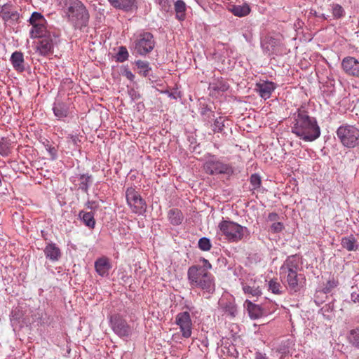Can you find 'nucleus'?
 I'll return each mask as SVG.
<instances>
[{"mask_svg":"<svg viewBox=\"0 0 359 359\" xmlns=\"http://www.w3.org/2000/svg\"><path fill=\"white\" fill-rule=\"evenodd\" d=\"M337 135L341 144L347 148H354L359 144V129L354 126H341L337 130Z\"/></svg>","mask_w":359,"mask_h":359,"instance_id":"nucleus-7","label":"nucleus"},{"mask_svg":"<svg viewBox=\"0 0 359 359\" xmlns=\"http://www.w3.org/2000/svg\"><path fill=\"white\" fill-rule=\"evenodd\" d=\"M330 10L334 19H341L345 16V10L339 4L332 3L330 5Z\"/></svg>","mask_w":359,"mask_h":359,"instance_id":"nucleus-31","label":"nucleus"},{"mask_svg":"<svg viewBox=\"0 0 359 359\" xmlns=\"http://www.w3.org/2000/svg\"><path fill=\"white\" fill-rule=\"evenodd\" d=\"M29 22L32 26L29 31V36L32 39H41L51 34L47 30L45 18L40 13L34 12Z\"/></svg>","mask_w":359,"mask_h":359,"instance_id":"nucleus-10","label":"nucleus"},{"mask_svg":"<svg viewBox=\"0 0 359 359\" xmlns=\"http://www.w3.org/2000/svg\"><path fill=\"white\" fill-rule=\"evenodd\" d=\"M68 137L71 140V142L74 144H75V145L77 144V142L79 141V137L77 136L70 135Z\"/></svg>","mask_w":359,"mask_h":359,"instance_id":"nucleus-52","label":"nucleus"},{"mask_svg":"<svg viewBox=\"0 0 359 359\" xmlns=\"http://www.w3.org/2000/svg\"><path fill=\"white\" fill-rule=\"evenodd\" d=\"M341 245L343 248L348 251H356L359 248V243L353 235L343 237L341 241Z\"/></svg>","mask_w":359,"mask_h":359,"instance_id":"nucleus-23","label":"nucleus"},{"mask_svg":"<svg viewBox=\"0 0 359 359\" xmlns=\"http://www.w3.org/2000/svg\"><path fill=\"white\" fill-rule=\"evenodd\" d=\"M276 88V85L271 81H262L256 84L255 90L260 97L264 100L269 99Z\"/></svg>","mask_w":359,"mask_h":359,"instance_id":"nucleus-17","label":"nucleus"},{"mask_svg":"<svg viewBox=\"0 0 359 359\" xmlns=\"http://www.w3.org/2000/svg\"><path fill=\"white\" fill-rule=\"evenodd\" d=\"M301 270L299 259L296 255L288 257L280 268V279L290 293L300 291L305 285L306 278Z\"/></svg>","mask_w":359,"mask_h":359,"instance_id":"nucleus-1","label":"nucleus"},{"mask_svg":"<svg viewBox=\"0 0 359 359\" xmlns=\"http://www.w3.org/2000/svg\"><path fill=\"white\" fill-rule=\"evenodd\" d=\"M229 84L223 79H219L215 82L210 84L209 88L210 90L217 93H224L229 89Z\"/></svg>","mask_w":359,"mask_h":359,"instance_id":"nucleus-30","label":"nucleus"},{"mask_svg":"<svg viewBox=\"0 0 359 359\" xmlns=\"http://www.w3.org/2000/svg\"><path fill=\"white\" fill-rule=\"evenodd\" d=\"M351 300L355 304H359V292H352L351 294Z\"/></svg>","mask_w":359,"mask_h":359,"instance_id":"nucleus-48","label":"nucleus"},{"mask_svg":"<svg viewBox=\"0 0 359 359\" xmlns=\"http://www.w3.org/2000/svg\"><path fill=\"white\" fill-rule=\"evenodd\" d=\"M198 246L203 251H209L212 248L210 240L206 237L199 239Z\"/></svg>","mask_w":359,"mask_h":359,"instance_id":"nucleus-40","label":"nucleus"},{"mask_svg":"<svg viewBox=\"0 0 359 359\" xmlns=\"http://www.w3.org/2000/svg\"><path fill=\"white\" fill-rule=\"evenodd\" d=\"M319 18H321L323 20H327V16L325 15V14L320 15Z\"/></svg>","mask_w":359,"mask_h":359,"instance_id":"nucleus-53","label":"nucleus"},{"mask_svg":"<svg viewBox=\"0 0 359 359\" xmlns=\"http://www.w3.org/2000/svg\"><path fill=\"white\" fill-rule=\"evenodd\" d=\"M268 290L274 294L280 295L286 290L285 286L280 284L277 279H271L268 282Z\"/></svg>","mask_w":359,"mask_h":359,"instance_id":"nucleus-28","label":"nucleus"},{"mask_svg":"<svg viewBox=\"0 0 359 359\" xmlns=\"http://www.w3.org/2000/svg\"><path fill=\"white\" fill-rule=\"evenodd\" d=\"M219 233L224 239L231 243H238L250 236V231L246 226L229 219H222L218 224Z\"/></svg>","mask_w":359,"mask_h":359,"instance_id":"nucleus-5","label":"nucleus"},{"mask_svg":"<svg viewBox=\"0 0 359 359\" xmlns=\"http://www.w3.org/2000/svg\"><path fill=\"white\" fill-rule=\"evenodd\" d=\"M111 267L109 259L106 257H100L95 262V271L100 276H107Z\"/></svg>","mask_w":359,"mask_h":359,"instance_id":"nucleus-19","label":"nucleus"},{"mask_svg":"<svg viewBox=\"0 0 359 359\" xmlns=\"http://www.w3.org/2000/svg\"><path fill=\"white\" fill-rule=\"evenodd\" d=\"M108 1L115 8L128 11L134 5L135 0H108Z\"/></svg>","mask_w":359,"mask_h":359,"instance_id":"nucleus-27","label":"nucleus"},{"mask_svg":"<svg viewBox=\"0 0 359 359\" xmlns=\"http://www.w3.org/2000/svg\"><path fill=\"white\" fill-rule=\"evenodd\" d=\"M341 68L347 75L359 78V61L354 57H345L341 61Z\"/></svg>","mask_w":359,"mask_h":359,"instance_id":"nucleus-14","label":"nucleus"},{"mask_svg":"<svg viewBox=\"0 0 359 359\" xmlns=\"http://www.w3.org/2000/svg\"><path fill=\"white\" fill-rule=\"evenodd\" d=\"M187 277L190 286L192 288L200 289L205 299L210 298L215 293V278L210 272L200 271V269L196 268L189 269Z\"/></svg>","mask_w":359,"mask_h":359,"instance_id":"nucleus-4","label":"nucleus"},{"mask_svg":"<svg viewBox=\"0 0 359 359\" xmlns=\"http://www.w3.org/2000/svg\"><path fill=\"white\" fill-rule=\"evenodd\" d=\"M200 262L202 263V265H193L189 269L196 268L200 269V271H201L203 272H208V270L212 268L211 264L205 258H201Z\"/></svg>","mask_w":359,"mask_h":359,"instance_id":"nucleus-39","label":"nucleus"},{"mask_svg":"<svg viewBox=\"0 0 359 359\" xmlns=\"http://www.w3.org/2000/svg\"><path fill=\"white\" fill-rule=\"evenodd\" d=\"M126 198L127 204L133 213L143 215L146 212L147 203L135 188L128 187L126 189Z\"/></svg>","mask_w":359,"mask_h":359,"instance_id":"nucleus-9","label":"nucleus"},{"mask_svg":"<svg viewBox=\"0 0 359 359\" xmlns=\"http://www.w3.org/2000/svg\"><path fill=\"white\" fill-rule=\"evenodd\" d=\"M10 60L15 70L19 72H22L25 70L24 56L21 52H14L12 54Z\"/></svg>","mask_w":359,"mask_h":359,"instance_id":"nucleus-22","label":"nucleus"},{"mask_svg":"<svg viewBox=\"0 0 359 359\" xmlns=\"http://www.w3.org/2000/svg\"><path fill=\"white\" fill-rule=\"evenodd\" d=\"M110 325L112 330L120 337H128L133 332L132 327L119 314H114L110 317Z\"/></svg>","mask_w":359,"mask_h":359,"instance_id":"nucleus-11","label":"nucleus"},{"mask_svg":"<svg viewBox=\"0 0 359 359\" xmlns=\"http://www.w3.org/2000/svg\"><path fill=\"white\" fill-rule=\"evenodd\" d=\"M67 21L75 29H81L88 25L90 18L88 11L80 0H57Z\"/></svg>","mask_w":359,"mask_h":359,"instance_id":"nucleus-2","label":"nucleus"},{"mask_svg":"<svg viewBox=\"0 0 359 359\" xmlns=\"http://www.w3.org/2000/svg\"><path fill=\"white\" fill-rule=\"evenodd\" d=\"M280 45V39L273 37H268L262 43V48L269 55L276 54L279 51Z\"/></svg>","mask_w":359,"mask_h":359,"instance_id":"nucleus-18","label":"nucleus"},{"mask_svg":"<svg viewBox=\"0 0 359 359\" xmlns=\"http://www.w3.org/2000/svg\"><path fill=\"white\" fill-rule=\"evenodd\" d=\"M122 75L126 76L130 81H133L135 78L134 74L128 68H124V69L122 71Z\"/></svg>","mask_w":359,"mask_h":359,"instance_id":"nucleus-46","label":"nucleus"},{"mask_svg":"<svg viewBox=\"0 0 359 359\" xmlns=\"http://www.w3.org/2000/svg\"><path fill=\"white\" fill-rule=\"evenodd\" d=\"M175 323L179 327L182 336L189 338L192 334L193 323L188 311L179 313L175 317Z\"/></svg>","mask_w":359,"mask_h":359,"instance_id":"nucleus-12","label":"nucleus"},{"mask_svg":"<svg viewBox=\"0 0 359 359\" xmlns=\"http://www.w3.org/2000/svg\"><path fill=\"white\" fill-rule=\"evenodd\" d=\"M128 52L125 46H121L116 54V60L119 62H123L128 58Z\"/></svg>","mask_w":359,"mask_h":359,"instance_id":"nucleus-41","label":"nucleus"},{"mask_svg":"<svg viewBox=\"0 0 359 359\" xmlns=\"http://www.w3.org/2000/svg\"><path fill=\"white\" fill-rule=\"evenodd\" d=\"M260 283L261 281L258 280H250L248 283H243V292L250 297H258L262 294Z\"/></svg>","mask_w":359,"mask_h":359,"instance_id":"nucleus-16","label":"nucleus"},{"mask_svg":"<svg viewBox=\"0 0 359 359\" xmlns=\"http://www.w3.org/2000/svg\"><path fill=\"white\" fill-rule=\"evenodd\" d=\"M250 182L252 190H258L262 184L261 177L257 173L252 174L250 177Z\"/></svg>","mask_w":359,"mask_h":359,"instance_id":"nucleus-37","label":"nucleus"},{"mask_svg":"<svg viewBox=\"0 0 359 359\" xmlns=\"http://www.w3.org/2000/svg\"><path fill=\"white\" fill-rule=\"evenodd\" d=\"M36 51L41 56H48L53 53V43L51 34L39 39L36 46Z\"/></svg>","mask_w":359,"mask_h":359,"instance_id":"nucleus-15","label":"nucleus"},{"mask_svg":"<svg viewBox=\"0 0 359 359\" xmlns=\"http://www.w3.org/2000/svg\"><path fill=\"white\" fill-rule=\"evenodd\" d=\"M218 304L219 308L231 317L233 318L237 314V307L233 296L229 294H223L219 299Z\"/></svg>","mask_w":359,"mask_h":359,"instance_id":"nucleus-13","label":"nucleus"},{"mask_svg":"<svg viewBox=\"0 0 359 359\" xmlns=\"http://www.w3.org/2000/svg\"><path fill=\"white\" fill-rule=\"evenodd\" d=\"M16 14V12L11 10V6L9 4H4L0 11V18L4 21H8L14 18Z\"/></svg>","mask_w":359,"mask_h":359,"instance_id":"nucleus-32","label":"nucleus"},{"mask_svg":"<svg viewBox=\"0 0 359 359\" xmlns=\"http://www.w3.org/2000/svg\"><path fill=\"white\" fill-rule=\"evenodd\" d=\"M53 111L54 115L60 120L67 117L69 112L67 104L60 102L54 103Z\"/></svg>","mask_w":359,"mask_h":359,"instance_id":"nucleus-21","label":"nucleus"},{"mask_svg":"<svg viewBox=\"0 0 359 359\" xmlns=\"http://www.w3.org/2000/svg\"><path fill=\"white\" fill-rule=\"evenodd\" d=\"M338 284V281L334 278L328 280L323 287V292L325 293H330L334 288L337 287Z\"/></svg>","mask_w":359,"mask_h":359,"instance_id":"nucleus-43","label":"nucleus"},{"mask_svg":"<svg viewBox=\"0 0 359 359\" xmlns=\"http://www.w3.org/2000/svg\"><path fill=\"white\" fill-rule=\"evenodd\" d=\"M292 133L305 142H313L320 135V129L316 118L305 111L294 114Z\"/></svg>","mask_w":359,"mask_h":359,"instance_id":"nucleus-3","label":"nucleus"},{"mask_svg":"<svg viewBox=\"0 0 359 359\" xmlns=\"http://www.w3.org/2000/svg\"><path fill=\"white\" fill-rule=\"evenodd\" d=\"M348 339L353 346L359 348V327L351 330Z\"/></svg>","mask_w":359,"mask_h":359,"instance_id":"nucleus-38","label":"nucleus"},{"mask_svg":"<svg viewBox=\"0 0 359 359\" xmlns=\"http://www.w3.org/2000/svg\"><path fill=\"white\" fill-rule=\"evenodd\" d=\"M244 305L247 306L249 315L252 318L256 319L261 316L259 308L250 301L247 299Z\"/></svg>","mask_w":359,"mask_h":359,"instance_id":"nucleus-33","label":"nucleus"},{"mask_svg":"<svg viewBox=\"0 0 359 359\" xmlns=\"http://www.w3.org/2000/svg\"><path fill=\"white\" fill-rule=\"evenodd\" d=\"M255 359H269L266 353L257 351L255 354Z\"/></svg>","mask_w":359,"mask_h":359,"instance_id":"nucleus-49","label":"nucleus"},{"mask_svg":"<svg viewBox=\"0 0 359 359\" xmlns=\"http://www.w3.org/2000/svg\"><path fill=\"white\" fill-rule=\"evenodd\" d=\"M43 252L46 259L53 262L58 261L62 255L60 249L53 243H48Z\"/></svg>","mask_w":359,"mask_h":359,"instance_id":"nucleus-20","label":"nucleus"},{"mask_svg":"<svg viewBox=\"0 0 359 359\" xmlns=\"http://www.w3.org/2000/svg\"><path fill=\"white\" fill-rule=\"evenodd\" d=\"M284 228L283 224L281 222H274L271 226V230L273 233H279Z\"/></svg>","mask_w":359,"mask_h":359,"instance_id":"nucleus-45","label":"nucleus"},{"mask_svg":"<svg viewBox=\"0 0 359 359\" xmlns=\"http://www.w3.org/2000/svg\"><path fill=\"white\" fill-rule=\"evenodd\" d=\"M160 9L164 12H169L171 9L170 0H155Z\"/></svg>","mask_w":359,"mask_h":359,"instance_id":"nucleus-42","label":"nucleus"},{"mask_svg":"<svg viewBox=\"0 0 359 359\" xmlns=\"http://www.w3.org/2000/svg\"><path fill=\"white\" fill-rule=\"evenodd\" d=\"M168 217L172 225H179L183 220V215L179 209H170L168 212Z\"/></svg>","mask_w":359,"mask_h":359,"instance_id":"nucleus-29","label":"nucleus"},{"mask_svg":"<svg viewBox=\"0 0 359 359\" xmlns=\"http://www.w3.org/2000/svg\"><path fill=\"white\" fill-rule=\"evenodd\" d=\"M205 173L214 175L219 174L231 175L233 173L232 167L220 161L216 156L208 154L205 156V162L203 165Z\"/></svg>","mask_w":359,"mask_h":359,"instance_id":"nucleus-8","label":"nucleus"},{"mask_svg":"<svg viewBox=\"0 0 359 359\" xmlns=\"http://www.w3.org/2000/svg\"><path fill=\"white\" fill-rule=\"evenodd\" d=\"M278 215L276 212H271L268 216V219L271 222H275L278 219Z\"/></svg>","mask_w":359,"mask_h":359,"instance_id":"nucleus-51","label":"nucleus"},{"mask_svg":"<svg viewBox=\"0 0 359 359\" xmlns=\"http://www.w3.org/2000/svg\"><path fill=\"white\" fill-rule=\"evenodd\" d=\"M47 150H48V153L50 154L52 159H55L57 158V151L55 147L49 146L47 148Z\"/></svg>","mask_w":359,"mask_h":359,"instance_id":"nucleus-47","label":"nucleus"},{"mask_svg":"<svg viewBox=\"0 0 359 359\" xmlns=\"http://www.w3.org/2000/svg\"><path fill=\"white\" fill-rule=\"evenodd\" d=\"M90 178V175H81L79 177L80 182L79 184V189H80L85 193H88Z\"/></svg>","mask_w":359,"mask_h":359,"instance_id":"nucleus-35","label":"nucleus"},{"mask_svg":"<svg viewBox=\"0 0 359 359\" xmlns=\"http://www.w3.org/2000/svg\"><path fill=\"white\" fill-rule=\"evenodd\" d=\"M136 66L137 67L139 73L144 76H147L149 74L151 68L149 67V62L147 61L137 60L135 62Z\"/></svg>","mask_w":359,"mask_h":359,"instance_id":"nucleus-36","label":"nucleus"},{"mask_svg":"<svg viewBox=\"0 0 359 359\" xmlns=\"http://www.w3.org/2000/svg\"><path fill=\"white\" fill-rule=\"evenodd\" d=\"M223 118L222 117H219L218 118H217L215 122H214V124H213V131L214 132H217V133H220L223 130V128L224 126V123H223Z\"/></svg>","mask_w":359,"mask_h":359,"instance_id":"nucleus-44","label":"nucleus"},{"mask_svg":"<svg viewBox=\"0 0 359 359\" xmlns=\"http://www.w3.org/2000/svg\"><path fill=\"white\" fill-rule=\"evenodd\" d=\"M229 10L235 16L239 18L248 15L251 11L250 7L248 4H243V5H233Z\"/></svg>","mask_w":359,"mask_h":359,"instance_id":"nucleus-24","label":"nucleus"},{"mask_svg":"<svg viewBox=\"0 0 359 359\" xmlns=\"http://www.w3.org/2000/svg\"><path fill=\"white\" fill-rule=\"evenodd\" d=\"M176 18L180 21L184 20L186 18L187 5L182 0H177L174 4Z\"/></svg>","mask_w":359,"mask_h":359,"instance_id":"nucleus-26","label":"nucleus"},{"mask_svg":"<svg viewBox=\"0 0 359 359\" xmlns=\"http://www.w3.org/2000/svg\"><path fill=\"white\" fill-rule=\"evenodd\" d=\"M155 46V41L151 33L142 32L133 36L131 48L134 53L139 55H146L149 53Z\"/></svg>","mask_w":359,"mask_h":359,"instance_id":"nucleus-6","label":"nucleus"},{"mask_svg":"<svg viewBox=\"0 0 359 359\" xmlns=\"http://www.w3.org/2000/svg\"><path fill=\"white\" fill-rule=\"evenodd\" d=\"M79 218L89 229H94L95 226V219L94 214L92 212H85L81 210L79 213Z\"/></svg>","mask_w":359,"mask_h":359,"instance_id":"nucleus-25","label":"nucleus"},{"mask_svg":"<svg viewBox=\"0 0 359 359\" xmlns=\"http://www.w3.org/2000/svg\"><path fill=\"white\" fill-rule=\"evenodd\" d=\"M314 15L316 16V17H319L320 15L317 14L316 12H315Z\"/></svg>","mask_w":359,"mask_h":359,"instance_id":"nucleus-54","label":"nucleus"},{"mask_svg":"<svg viewBox=\"0 0 359 359\" xmlns=\"http://www.w3.org/2000/svg\"><path fill=\"white\" fill-rule=\"evenodd\" d=\"M11 143L10 140L2 138L0 140V155L3 156H7L9 155L11 151Z\"/></svg>","mask_w":359,"mask_h":359,"instance_id":"nucleus-34","label":"nucleus"},{"mask_svg":"<svg viewBox=\"0 0 359 359\" xmlns=\"http://www.w3.org/2000/svg\"><path fill=\"white\" fill-rule=\"evenodd\" d=\"M278 351L281 354V358L284 357L286 354L288 353L289 350L286 346H280L278 348Z\"/></svg>","mask_w":359,"mask_h":359,"instance_id":"nucleus-50","label":"nucleus"}]
</instances>
